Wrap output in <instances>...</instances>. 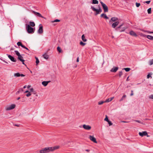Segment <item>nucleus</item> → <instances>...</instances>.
I'll return each mask as SVG.
<instances>
[{"instance_id": "6e6552de", "label": "nucleus", "mask_w": 153, "mask_h": 153, "mask_svg": "<svg viewBox=\"0 0 153 153\" xmlns=\"http://www.w3.org/2000/svg\"><path fill=\"white\" fill-rule=\"evenodd\" d=\"M89 139L90 140L94 143H97L96 139L94 137V136L90 135L89 136Z\"/></svg>"}, {"instance_id": "dca6fc26", "label": "nucleus", "mask_w": 153, "mask_h": 153, "mask_svg": "<svg viewBox=\"0 0 153 153\" xmlns=\"http://www.w3.org/2000/svg\"><path fill=\"white\" fill-rule=\"evenodd\" d=\"M129 34L131 35L134 37H137V36L136 33L133 30L130 31L129 32Z\"/></svg>"}, {"instance_id": "412c9836", "label": "nucleus", "mask_w": 153, "mask_h": 153, "mask_svg": "<svg viewBox=\"0 0 153 153\" xmlns=\"http://www.w3.org/2000/svg\"><path fill=\"white\" fill-rule=\"evenodd\" d=\"M82 40L84 42H85L87 41V39H85V36L84 34H83L82 36Z\"/></svg>"}, {"instance_id": "680f3d73", "label": "nucleus", "mask_w": 153, "mask_h": 153, "mask_svg": "<svg viewBox=\"0 0 153 153\" xmlns=\"http://www.w3.org/2000/svg\"><path fill=\"white\" fill-rule=\"evenodd\" d=\"M25 49H26L27 50H29L28 48H27V47H25Z\"/></svg>"}, {"instance_id": "2f4dec72", "label": "nucleus", "mask_w": 153, "mask_h": 153, "mask_svg": "<svg viewBox=\"0 0 153 153\" xmlns=\"http://www.w3.org/2000/svg\"><path fill=\"white\" fill-rule=\"evenodd\" d=\"M152 74H150V73H149L147 75V79H149L150 77H151V78H152V77L151 76V75Z\"/></svg>"}, {"instance_id": "a211bd4d", "label": "nucleus", "mask_w": 153, "mask_h": 153, "mask_svg": "<svg viewBox=\"0 0 153 153\" xmlns=\"http://www.w3.org/2000/svg\"><path fill=\"white\" fill-rule=\"evenodd\" d=\"M33 13L34 14L36 15H37L38 16H39V17L44 18L42 16V15L39 13L36 12L35 11H33Z\"/></svg>"}, {"instance_id": "a19ab883", "label": "nucleus", "mask_w": 153, "mask_h": 153, "mask_svg": "<svg viewBox=\"0 0 153 153\" xmlns=\"http://www.w3.org/2000/svg\"><path fill=\"white\" fill-rule=\"evenodd\" d=\"M122 75H123L122 71H120L119 73V77H120Z\"/></svg>"}, {"instance_id": "8fccbe9b", "label": "nucleus", "mask_w": 153, "mask_h": 153, "mask_svg": "<svg viewBox=\"0 0 153 153\" xmlns=\"http://www.w3.org/2000/svg\"><path fill=\"white\" fill-rule=\"evenodd\" d=\"M23 61H21L22 62V64H24V65H25V64L24 62V61H25V60H24V59H23Z\"/></svg>"}, {"instance_id": "72a5a7b5", "label": "nucleus", "mask_w": 153, "mask_h": 153, "mask_svg": "<svg viewBox=\"0 0 153 153\" xmlns=\"http://www.w3.org/2000/svg\"><path fill=\"white\" fill-rule=\"evenodd\" d=\"M134 121H135V122H138V123H141L142 124L145 125V123H143V122H141L140 121H139V120H135Z\"/></svg>"}, {"instance_id": "473e14b6", "label": "nucleus", "mask_w": 153, "mask_h": 153, "mask_svg": "<svg viewBox=\"0 0 153 153\" xmlns=\"http://www.w3.org/2000/svg\"><path fill=\"white\" fill-rule=\"evenodd\" d=\"M147 11L148 14H150L151 13V8H150L148 9L147 10Z\"/></svg>"}, {"instance_id": "b1692460", "label": "nucleus", "mask_w": 153, "mask_h": 153, "mask_svg": "<svg viewBox=\"0 0 153 153\" xmlns=\"http://www.w3.org/2000/svg\"><path fill=\"white\" fill-rule=\"evenodd\" d=\"M29 24L30 26H31L33 27L35 26V24L33 22H30Z\"/></svg>"}, {"instance_id": "4d7b16f0", "label": "nucleus", "mask_w": 153, "mask_h": 153, "mask_svg": "<svg viewBox=\"0 0 153 153\" xmlns=\"http://www.w3.org/2000/svg\"><path fill=\"white\" fill-rule=\"evenodd\" d=\"M30 87H31V86H30V85H28L27 86V88H30Z\"/></svg>"}, {"instance_id": "603ef678", "label": "nucleus", "mask_w": 153, "mask_h": 153, "mask_svg": "<svg viewBox=\"0 0 153 153\" xmlns=\"http://www.w3.org/2000/svg\"><path fill=\"white\" fill-rule=\"evenodd\" d=\"M30 91L32 92L33 91V88H32L30 89Z\"/></svg>"}, {"instance_id": "9d476101", "label": "nucleus", "mask_w": 153, "mask_h": 153, "mask_svg": "<svg viewBox=\"0 0 153 153\" xmlns=\"http://www.w3.org/2000/svg\"><path fill=\"white\" fill-rule=\"evenodd\" d=\"M14 76L16 77H19V76L24 77L25 76V75L23 74H20L19 73H17L14 74Z\"/></svg>"}, {"instance_id": "39448f33", "label": "nucleus", "mask_w": 153, "mask_h": 153, "mask_svg": "<svg viewBox=\"0 0 153 153\" xmlns=\"http://www.w3.org/2000/svg\"><path fill=\"white\" fill-rule=\"evenodd\" d=\"M100 3L102 7L104 12H108V8L107 6L102 1L100 2Z\"/></svg>"}, {"instance_id": "bf43d9fd", "label": "nucleus", "mask_w": 153, "mask_h": 153, "mask_svg": "<svg viewBox=\"0 0 153 153\" xmlns=\"http://www.w3.org/2000/svg\"><path fill=\"white\" fill-rule=\"evenodd\" d=\"M128 78H129V76H128L127 78L126 79V81H128L129 80V79H128Z\"/></svg>"}, {"instance_id": "f3484780", "label": "nucleus", "mask_w": 153, "mask_h": 153, "mask_svg": "<svg viewBox=\"0 0 153 153\" xmlns=\"http://www.w3.org/2000/svg\"><path fill=\"white\" fill-rule=\"evenodd\" d=\"M51 82V81H43L42 82V84L45 86H46L48 84Z\"/></svg>"}, {"instance_id": "4be33fe9", "label": "nucleus", "mask_w": 153, "mask_h": 153, "mask_svg": "<svg viewBox=\"0 0 153 153\" xmlns=\"http://www.w3.org/2000/svg\"><path fill=\"white\" fill-rule=\"evenodd\" d=\"M146 37L149 39L153 40V36L151 35H147Z\"/></svg>"}, {"instance_id": "7ed1b4c3", "label": "nucleus", "mask_w": 153, "mask_h": 153, "mask_svg": "<svg viewBox=\"0 0 153 153\" xmlns=\"http://www.w3.org/2000/svg\"><path fill=\"white\" fill-rule=\"evenodd\" d=\"M123 24H122L121 25H120L119 26L117 27L115 30H118L119 29V31L120 32H122L124 31L126 29V28L125 27H123L121 28L122 26L123 25Z\"/></svg>"}, {"instance_id": "2eb2a0df", "label": "nucleus", "mask_w": 153, "mask_h": 153, "mask_svg": "<svg viewBox=\"0 0 153 153\" xmlns=\"http://www.w3.org/2000/svg\"><path fill=\"white\" fill-rule=\"evenodd\" d=\"M119 23V22L118 21H117L114 22L112 25V27L113 28H115L118 25Z\"/></svg>"}, {"instance_id": "0eeeda50", "label": "nucleus", "mask_w": 153, "mask_h": 153, "mask_svg": "<svg viewBox=\"0 0 153 153\" xmlns=\"http://www.w3.org/2000/svg\"><path fill=\"white\" fill-rule=\"evenodd\" d=\"M139 134L140 136L142 137L144 136H147V137H149V136L148 135V134L146 131H144L142 132H139Z\"/></svg>"}, {"instance_id": "ddd939ff", "label": "nucleus", "mask_w": 153, "mask_h": 153, "mask_svg": "<svg viewBox=\"0 0 153 153\" xmlns=\"http://www.w3.org/2000/svg\"><path fill=\"white\" fill-rule=\"evenodd\" d=\"M118 68H119L118 67H114L113 68H112L111 69V70H110V71L111 72L115 73L118 70Z\"/></svg>"}, {"instance_id": "58836bf2", "label": "nucleus", "mask_w": 153, "mask_h": 153, "mask_svg": "<svg viewBox=\"0 0 153 153\" xmlns=\"http://www.w3.org/2000/svg\"><path fill=\"white\" fill-rule=\"evenodd\" d=\"M104 120H105L107 122L109 120L108 119V117L107 115H106V117H105V118L104 119Z\"/></svg>"}, {"instance_id": "1a4fd4ad", "label": "nucleus", "mask_w": 153, "mask_h": 153, "mask_svg": "<svg viewBox=\"0 0 153 153\" xmlns=\"http://www.w3.org/2000/svg\"><path fill=\"white\" fill-rule=\"evenodd\" d=\"M82 127L83 128L86 130H90L91 129V127L89 125L84 124Z\"/></svg>"}, {"instance_id": "774afa93", "label": "nucleus", "mask_w": 153, "mask_h": 153, "mask_svg": "<svg viewBox=\"0 0 153 153\" xmlns=\"http://www.w3.org/2000/svg\"><path fill=\"white\" fill-rule=\"evenodd\" d=\"M20 97H18V98H17V100H19V99H20Z\"/></svg>"}, {"instance_id": "5701e85b", "label": "nucleus", "mask_w": 153, "mask_h": 153, "mask_svg": "<svg viewBox=\"0 0 153 153\" xmlns=\"http://www.w3.org/2000/svg\"><path fill=\"white\" fill-rule=\"evenodd\" d=\"M98 1L97 0H92V3L93 4H96L98 3Z\"/></svg>"}, {"instance_id": "423d86ee", "label": "nucleus", "mask_w": 153, "mask_h": 153, "mask_svg": "<svg viewBox=\"0 0 153 153\" xmlns=\"http://www.w3.org/2000/svg\"><path fill=\"white\" fill-rule=\"evenodd\" d=\"M15 107L16 105L15 104H12L10 106L6 107L5 108V110L6 111L10 110L14 108Z\"/></svg>"}, {"instance_id": "79ce46f5", "label": "nucleus", "mask_w": 153, "mask_h": 153, "mask_svg": "<svg viewBox=\"0 0 153 153\" xmlns=\"http://www.w3.org/2000/svg\"><path fill=\"white\" fill-rule=\"evenodd\" d=\"M140 3H138L137 2L136 3V6L137 7H139L140 6Z\"/></svg>"}, {"instance_id": "f8f14e48", "label": "nucleus", "mask_w": 153, "mask_h": 153, "mask_svg": "<svg viewBox=\"0 0 153 153\" xmlns=\"http://www.w3.org/2000/svg\"><path fill=\"white\" fill-rule=\"evenodd\" d=\"M38 33L39 34H42L43 33V27L40 26L39 29L38 30Z\"/></svg>"}, {"instance_id": "4468645a", "label": "nucleus", "mask_w": 153, "mask_h": 153, "mask_svg": "<svg viewBox=\"0 0 153 153\" xmlns=\"http://www.w3.org/2000/svg\"><path fill=\"white\" fill-rule=\"evenodd\" d=\"M118 20V18L116 17H112L111 18L110 20L109 21V23H110L112 21L113 22H116Z\"/></svg>"}, {"instance_id": "5fc2aeb1", "label": "nucleus", "mask_w": 153, "mask_h": 153, "mask_svg": "<svg viewBox=\"0 0 153 153\" xmlns=\"http://www.w3.org/2000/svg\"><path fill=\"white\" fill-rule=\"evenodd\" d=\"M122 122H123V123H128V122H127V121H121Z\"/></svg>"}, {"instance_id": "13d9d810", "label": "nucleus", "mask_w": 153, "mask_h": 153, "mask_svg": "<svg viewBox=\"0 0 153 153\" xmlns=\"http://www.w3.org/2000/svg\"><path fill=\"white\" fill-rule=\"evenodd\" d=\"M14 49L13 48H11L10 50L12 51V50H13Z\"/></svg>"}, {"instance_id": "a18cd8bd", "label": "nucleus", "mask_w": 153, "mask_h": 153, "mask_svg": "<svg viewBox=\"0 0 153 153\" xmlns=\"http://www.w3.org/2000/svg\"><path fill=\"white\" fill-rule=\"evenodd\" d=\"M31 95V94L29 92L28 94H27L26 95L27 97H29Z\"/></svg>"}, {"instance_id": "c9c22d12", "label": "nucleus", "mask_w": 153, "mask_h": 153, "mask_svg": "<svg viewBox=\"0 0 153 153\" xmlns=\"http://www.w3.org/2000/svg\"><path fill=\"white\" fill-rule=\"evenodd\" d=\"M149 64L150 65H151L153 64V59L150 60L149 62Z\"/></svg>"}, {"instance_id": "09e8293b", "label": "nucleus", "mask_w": 153, "mask_h": 153, "mask_svg": "<svg viewBox=\"0 0 153 153\" xmlns=\"http://www.w3.org/2000/svg\"><path fill=\"white\" fill-rule=\"evenodd\" d=\"M150 2H151V1H146L145 2V3H146L147 4H149L150 3Z\"/></svg>"}, {"instance_id": "e2e57ef3", "label": "nucleus", "mask_w": 153, "mask_h": 153, "mask_svg": "<svg viewBox=\"0 0 153 153\" xmlns=\"http://www.w3.org/2000/svg\"><path fill=\"white\" fill-rule=\"evenodd\" d=\"M26 85H25L23 87V88H26Z\"/></svg>"}, {"instance_id": "e433bc0d", "label": "nucleus", "mask_w": 153, "mask_h": 153, "mask_svg": "<svg viewBox=\"0 0 153 153\" xmlns=\"http://www.w3.org/2000/svg\"><path fill=\"white\" fill-rule=\"evenodd\" d=\"M60 21V20H59V19H56L54 21H52L51 22H52V23H54V22H59Z\"/></svg>"}, {"instance_id": "c756f323", "label": "nucleus", "mask_w": 153, "mask_h": 153, "mask_svg": "<svg viewBox=\"0 0 153 153\" xmlns=\"http://www.w3.org/2000/svg\"><path fill=\"white\" fill-rule=\"evenodd\" d=\"M123 69L125 70L126 72H128L130 70V68H124Z\"/></svg>"}, {"instance_id": "aec40b11", "label": "nucleus", "mask_w": 153, "mask_h": 153, "mask_svg": "<svg viewBox=\"0 0 153 153\" xmlns=\"http://www.w3.org/2000/svg\"><path fill=\"white\" fill-rule=\"evenodd\" d=\"M101 17H103L105 19H108V17L107 16L106 14L102 13L101 15Z\"/></svg>"}, {"instance_id": "6e6d98bb", "label": "nucleus", "mask_w": 153, "mask_h": 153, "mask_svg": "<svg viewBox=\"0 0 153 153\" xmlns=\"http://www.w3.org/2000/svg\"><path fill=\"white\" fill-rule=\"evenodd\" d=\"M85 151H87L88 152H89L90 151V150L89 149H86L85 150Z\"/></svg>"}, {"instance_id": "4c0bfd02", "label": "nucleus", "mask_w": 153, "mask_h": 153, "mask_svg": "<svg viewBox=\"0 0 153 153\" xmlns=\"http://www.w3.org/2000/svg\"><path fill=\"white\" fill-rule=\"evenodd\" d=\"M85 44H86L85 43H84L82 41H81L80 42V44L82 46H84L85 45Z\"/></svg>"}, {"instance_id": "9b49d317", "label": "nucleus", "mask_w": 153, "mask_h": 153, "mask_svg": "<svg viewBox=\"0 0 153 153\" xmlns=\"http://www.w3.org/2000/svg\"><path fill=\"white\" fill-rule=\"evenodd\" d=\"M7 56L9 59L12 62H16V60L15 59L13 56L8 54H7Z\"/></svg>"}, {"instance_id": "69168bd1", "label": "nucleus", "mask_w": 153, "mask_h": 153, "mask_svg": "<svg viewBox=\"0 0 153 153\" xmlns=\"http://www.w3.org/2000/svg\"><path fill=\"white\" fill-rule=\"evenodd\" d=\"M29 92V91H28L27 90V91H26L25 92V93H27V92Z\"/></svg>"}, {"instance_id": "49530a36", "label": "nucleus", "mask_w": 153, "mask_h": 153, "mask_svg": "<svg viewBox=\"0 0 153 153\" xmlns=\"http://www.w3.org/2000/svg\"><path fill=\"white\" fill-rule=\"evenodd\" d=\"M149 98L151 99H153V95H151L149 97Z\"/></svg>"}, {"instance_id": "864d4df0", "label": "nucleus", "mask_w": 153, "mask_h": 153, "mask_svg": "<svg viewBox=\"0 0 153 153\" xmlns=\"http://www.w3.org/2000/svg\"><path fill=\"white\" fill-rule=\"evenodd\" d=\"M21 47L24 48H25V46L23 45H22Z\"/></svg>"}, {"instance_id": "20e7f679", "label": "nucleus", "mask_w": 153, "mask_h": 153, "mask_svg": "<svg viewBox=\"0 0 153 153\" xmlns=\"http://www.w3.org/2000/svg\"><path fill=\"white\" fill-rule=\"evenodd\" d=\"M26 29L28 33H31L34 32L33 28L30 25H28L26 27Z\"/></svg>"}, {"instance_id": "f704fd0d", "label": "nucleus", "mask_w": 153, "mask_h": 153, "mask_svg": "<svg viewBox=\"0 0 153 153\" xmlns=\"http://www.w3.org/2000/svg\"><path fill=\"white\" fill-rule=\"evenodd\" d=\"M17 45L18 46H22V42H18L17 43Z\"/></svg>"}, {"instance_id": "ea45409f", "label": "nucleus", "mask_w": 153, "mask_h": 153, "mask_svg": "<svg viewBox=\"0 0 153 153\" xmlns=\"http://www.w3.org/2000/svg\"><path fill=\"white\" fill-rule=\"evenodd\" d=\"M104 102H105L103 101H101L98 102V104L99 105H101Z\"/></svg>"}, {"instance_id": "c85d7f7f", "label": "nucleus", "mask_w": 153, "mask_h": 153, "mask_svg": "<svg viewBox=\"0 0 153 153\" xmlns=\"http://www.w3.org/2000/svg\"><path fill=\"white\" fill-rule=\"evenodd\" d=\"M57 50L58 51L59 53H61L62 52V50H61V48L59 46L57 47Z\"/></svg>"}, {"instance_id": "c03bdc74", "label": "nucleus", "mask_w": 153, "mask_h": 153, "mask_svg": "<svg viewBox=\"0 0 153 153\" xmlns=\"http://www.w3.org/2000/svg\"><path fill=\"white\" fill-rule=\"evenodd\" d=\"M19 91L20 92L23 91V88H21L19 89Z\"/></svg>"}, {"instance_id": "37998d69", "label": "nucleus", "mask_w": 153, "mask_h": 153, "mask_svg": "<svg viewBox=\"0 0 153 153\" xmlns=\"http://www.w3.org/2000/svg\"><path fill=\"white\" fill-rule=\"evenodd\" d=\"M108 122V124H109V126H111L112 125L113 123H112L111 121L109 120Z\"/></svg>"}, {"instance_id": "3c124183", "label": "nucleus", "mask_w": 153, "mask_h": 153, "mask_svg": "<svg viewBox=\"0 0 153 153\" xmlns=\"http://www.w3.org/2000/svg\"><path fill=\"white\" fill-rule=\"evenodd\" d=\"M79 61V57H78L77 59V60H76V62H78Z\"/></svg>"}, {"instance_id": "cd10ccee", "label": "nucleus", "mask_w": 153, "mask_h": 153, "mask_svg": "<svg viewBox=\"0 0 153 153\" xmlns=\"http://www.w3.org/2000/svg\"><path fill=\"white\" fill-rule=\"evenodd\" d=\"M35 58L36 59V65H37L39 63V59H38V58L35 57Z\"/></svg>"}, {"instance_id": "0e129e2a", "label": "nucleus", "mask_w": 153, "mask_h": 153, "mask_svg": "<svg viewBox=\"0 0 153 153\" xmlns=\"http://www.w3.org/2000/svg\"><path fill=\"white\" fill-rule=\"evenodd\" d=\"M33 94H36V92L35 91H33Z\"/></svg>"}, {"instance_id": "338daca9", "label": "nucleus", "mask_w": 153, "mask_h": 153, "mask_svg": "<svg viewBox=\"0 0 153 153\" xmlns=\"http://www.w3.org/2000/svg\"><path fill=\"white\" fill-rule=\"evenodd\" d=\"M20 93V92L19 91H17L16 92V94H19V93Z\"/></svg>"}, {"instance_id": "7c9ffc66", "label": "nucleus", "mask_w": 153, "mask_h": 153, "mask_svg": "<svg viewBox=\"0 0 153 153\" xmlns=\"http://www.w3.org/2000/svg\"><path fill=\"white\" fill-rule=\"evenodd\" d=\"M16 53V55L18 56H19L20 55V53L18 52V51H14Z\"/></svg>"}, {"instance_id": "de8ad7c7", "label": "nucleus", "mask_w": 153, "mask_h": 153, "mask_svg": "<svg viewBox=\"0 0 153 153\" xmlns=\"http://www.w3.org/2000/svg\"><path fill=\"white\" fill-rule=\"evenodd\" d=\"M131 94L130 95L131 96H132L134 94H133V90H131Z\"/></svg>"}, {"instance_id": "bb28decb", "label": "nucleus", "mask_w": 153, "mask_h": 153, "mask_svg": "<svg viewBox=\"0 0 153 153\" xmlns=\"http://www.w3.org/2000/svg\"><path fill=\"white\" fill-rule=\"evenodd\" d=\"M126 97V95H123L122 98L119 101L120 102L123 101Z\"/></svg>"}, {"instance_id": "052dcab7", "label": "nucleus", "mask_w": 153, "mask_h": 153, "mask_svg": "<svg viewBox=\"0 0 153 153\" xmlns=\"http://www.w3.org/2000/svg\"><path fill=\"white\" fill-rule=\"evenodd\" d=\"M25 49H26L27 50H29L28 48H27V47H25Z\"/></svg>"}, {"instance_id": "393cba45", "label": "nucleus", "mask_w": 153, "mask_h": 153, "mask_svg": "<svg viewBox=\"0 0 153 153\" xmlns=\"http://www.w3.org/2000/svg\"><path fill=\"white\" fill-rule=\"evenodd\" d=\"M23 57L21 55L18 56V59L20 61H23Z\"/></svg>"}, {"instance_id": "f257e3e1", "label": "nucleus", "mask_w": 153, "mask_h": 153, "mask_svg": "<svg viewBox=\"0 0 153 153\" xmlns=\"http://www.w3.org/2000/svg\"><path fill=\"white\" fill-rule=\"evenodd\" d=\"M59 146H56L51 147H46L42 148L41 150H37L35 153H47L52 152L59 148Z\"/></svg>"}, {"instance_id": "f03ea898", "label": "nucleus", "mask_w": 153, "mask_h": 153, "mask_svg": "<svg viewBox=\"0 0 153 153\" xmlns=\"http://www.w3.org/2000/svg\"><path fill=\"white\" fill-rule=\"evenodd\" d=\"M98 8V9H97L92 6L91 7V8L92 9V10L93 11L96 12V13L95 14V15H97L102 11V10L101 9L100 6H99Z\"/></svg>"}, {"instance_id": "6ab92c4d", "label": "nucleus", "mask_w": 153, "mask_h": 153, "mask_svg": "<svg viewBox=\"0 0 153 153\" xmlns=\"http://www.w3.org/2000/svg\"><path fill=\"white\" fill-rule=\"evenodd\" d=\"M114 98V97H111L110 98H108L105 101V102H109L111 101Z\"/></svg>"}, {"instance_id": "a878e982", "label": "nucleus", "mask_w": 153, "mask_h": 153, "mask_svg": "<svg viewBox=\"0 0 153 153\" xmlns=\"http://www.w3.org/2000/svg\"><path fill=\"white\" fill-rule=\"evenodd\" d=\"M43 56L45 59H48L49 58V56L46 54H43Z\"/></svg>"}]
</instances>
